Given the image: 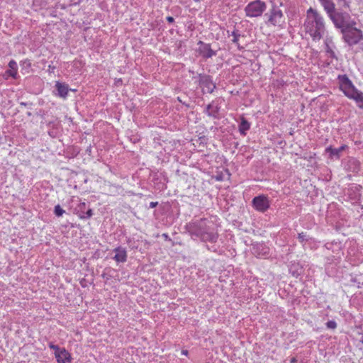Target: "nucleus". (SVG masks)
<instances>
[{
    "label": "nucleus",
    "mask_w": 363,
    "mask_h": 363,
    "mask_svg": "<svg viewBox=\"0 0 363 363\" xmlns=\"http://www.w3.org/2000/svg\"><path fill=\"white\" fill-rule=\"evenodd\" d=\"M334 45L331 40L327 39L325 42V50L327 54V55L329 57L334 58L335 57V52L333 51Z\"/></svg>",
    "instance_id": "obj_17"
},
{
    "label": "nucleus",
    "mask_w": 363,
    "mask_h": 363,
    "mask_svg": "<svg viewBox=\"0 0 363 363\" xmlns=\"http://www.w3.org/2000/svg\"><path fill=\"white\" fill-rule=\"evenodd\" d=\"M199 85L203 93H212L216 88L215 84L208 76H202L200 77Z\"/></svg>",
    "instance_id": "obj_8"
},
{
    "label": "nucleus",
    "mask_w": 363,
    "mask_h": 363,
    "mask_svg": "<svg viewBox=\"0 0 363 363\" xmlns=\"http://www.w3.org/2000/svg\"><path fill=\"white\" fill-rule=\"evenodd\" d=\"M195 2H199L200 0H194Z\"/></svg>",
    "instance_id": "obj_34"
},
{
    "label": "nucleus",
    "mask_w": 363,
    "mask_h": 363,
    "mask_svg": "<svg viewBox=\"0 0 363 363\" xmlns=\"http://www.w3.org/2000/svg\"><path fill=\"white\" fill-rule=\"evenodd\" d=\"M9 69L6 71V74L11 77L13 79H17L18 77V65L15 60H11L9 62Z\"/></svg>",
    "instance_id": "obj_16"
},
{
    "label": "nucleus",
    "mask_w": 363,
    "mask_h": 363,
    "mask_svg": "<svg viewBox=\"0 0 363 363\" xmlns=\"http://www.w3.org/2000/svg\"><path fill=\"white\" fill-rule=\"evenodd\" d=\"M49 347L55 351V353H57L62 347H60L57 345H54L52 342L49 343Z\"/></svg>",
    "instance_id": "obj_25"
},
{
    "label": "nucleus",
    "mask_w": 363,
    "mask_h": 363,
    "mask_svg": "<svg viewBox=\"0 0 363 363\" xmlns=\"http://www.w3.org/2000/svg\"><path fill=\"white\" fill-rule=\"evenodd\" d=\"M267 5L261 0H255L249 3L245 8L247 16L253 18L260 16L265 11Z\"/></svg>",
    "instance_id": "obj_4"
},
{
    "label": "nucleus",
    "mask_w": 363,
    "mask_h": 363,
    "mask_svg": "<svg viewBox=\"0 0 363 363\" xmlns=\"http://www.w3.org/2000/svg\"><path fill=\"white\" fill-rule=\"evenodd\" d=\"M326 326H327V328H329V329H333V330H334V329H335V328H336V327H337V323H336V322H335V321H334V320H329V321H328V322H327V323H326Z\"/></svg>",
    "instance_id": "obj_23"
},
{
    "label": "nucleus",
    "mask_w": 363,
    "mask_h": 363,
    "mask_svg": "<svg viewBox=\"0 0 363 363\" xmlns=\"http://www.w3.org/2000/svg\"><path fill=\"white\" fill-rule=\"evenodd\" d=\"M268 22L273 26L281 28L284 23L282 11L278 8H272L269 13Z\"/></svg>",
    "instance_id": "obj_6"
},
{
    "label": "nucleus",
    "mask_w": 363,
    "mask_h": 363,
    "mask_svg": "<svg viewBox=\"0 0 363 363\" xmlns=\"http://www.w3.org/2000/svg\"><path fill=\"white\" fill-rule=\"evenodd\" d=\"M345 169L351 172H358L360 170V162L356 158L350 157L347 160Z\"/></svg>",
    "instance_id": "obj_12"
},
{
    "label": "nucleus",
    "mask_w": 363,
    "mask_h": 363,
    "mask_svg": "<svg viewBox=\"0 0 363 363\" xmlns=\"http://www.w3.org/2000/svg\"><path fill=\"white\" fill-rule=\"evenodd\" d=\"M360 342H361L362 343H363V335H362V339H361Z\"/></svg>",
    "instance_id": "obj_33"
},
{
    "label": "nucleus",
    "mask_w": 363,
    "mask_h": 363,
    "mask_svg": "<svg viewBox=\"0 0 363 363\" xmlns=\"http://www.w3.org/2000/svg\"><path fill=\"white\" fill-rule=\"evenodd\" d=\"M57 363H69L72 362L70 353L64 347H62L57 353H54Z\"/></svg>",
    "instance_id": "obj_10"
},
{
    "label": "nucleus",
    "mask_w": 363,
    "mask_h": 363,
    "mask_svg": "<svg viewBox=\"0 0 363 363\" xmlns=\"http://www.w3.org/2000/svg\"><path fill=\"white\" fill-rule=\"evenodd\" d=\"M166 19L170 23H173L174 21V18L172 16H167L166 18Z\"/></svg>",
    "instance_id": "obj_29"
},
{
    "label": "nucleus",
    "mask_w": 363,
    "mask_h": 363,
    "mask_svg": "<svg viewBox=\"0 0 363 363\" xmlns=\"http://www.w3.org/2000/svg\"><path fill=\"white\" fill-rule=\"evenodd\" d=\"M219 108L216 106H213L212 104H210L206 107V114L209 116L216 117L218 113Z\"/></svg>",
    "instance_id": "obj_20"
},
{
    "label": "nucleus",
    "mask_w": 363,
    "mask_h": 363,
    "mask_svg": "<svg viewBox=\"0 0 363 363\" xmlns=\"http://www.w3.org/2000/svg\"><path fill=\"white\" fill-rule=\"evenodd\" d=\"M298 239L301 242H303L305 240H307V236L305 233H301L298 234Z\"/></svg>",
    "instance_id": "obj_26"
},
{
    "label": "nucleus",
    "mask_w": 363,
    "mask_h": 363,
    "mask_svg": "<svg viewBox=\"0 0 363 363\" xmlns=\"http://www.w3.org/2000/svg\"><path fill=\"white\" fill-rule=\"evenodd\" d=\"M233 42L237 43L238 41V38H239L240 35L235 31L233 32Z\"/></svg>",
    "instance_id": "obj_27"
},
{
    "label": "nucleus",
    "mask_w": 363,
    "mask_h": 363,
    "mask_svg": "<svg viewBox=\"0 0 363 363\" xmlns=\"http://www.w3.org/2000/svg\"><path fill=\"white\" fill-rule=\"evenodd\" d=\"M85 206H86V203L84 202H82V203H81L79 204V207L80 208H85Z\"/></svg>",
    "instance_id": "obj_31"
},
{
    "label": "nucleus",
    "mask_w": 363,
    "mask_h": 363,
    "mask_svg": "<svg viewBox=\"0 0 363 363\" xmlns=\"http://www.w3.org/2000/svg\"><path fill=\"white\" fill-rule=\"evenodd\" d=\"M323 6L324 9L329 15L330 18H332L333 15L336 14L337 12L335 11V4L331 0H319Z\"/></svg>",
    "instance_id": "obj_15"
},
{
    "label": "nucleus",
    "mask_w": 363,
    "mask_h": 363,
    "mask_svg": "<svg viewBox=\"0 0 363 363\" xmlns=\"http://www.w3.org/2000/svg\"><path fill=\"white\" fill-rule=\"evenodd\" d=\"M218 238V234L216 233H208L205 232L201 234V239L203 241H208L215 242Z\"/></svg>",
    "instance_id": "obj_18"
},
{
    "label": "nucleus",
    "mask_w": 363,
    "mask_h": 363,
    "mask_svg": "<svg viewBox=\"0 0 363 363\" xmlns=\"http://www.w3.org/2000/svg\"><path fill=\"white\" fill-rule=\"evenodd\" d=\"M252 206L257 211L264 213L267 211L270 206L269 198L265 195H259L252 199Z\"/></svg>",
    "instance_id": "obj_7"
},
{
    "label": "nucleus",
    "mask_w": 363,
    "mask_h": 363,
    "mask_svg": "<svg viewBox=\"0 0 363 363\" xmlns=\"http://www.w3.org/2000/svg\"><path fill=\"white\" fill-rule=\"evenodd\" d=\"M250 128V123L243 117L241 118V122L239 125V130L242 135H245L246 131Z\"/></svg>",
    "instance_id": "obj_19"
},
{
    "label": "nucleus",
    "mask_w": 363,
    "mask_h": 363,
    "mask_svg": "<svg viewBox=\"0 0 363 363\" xmlns=\"http://www.w3.org/2000/svg\"><path fill=\"white\" fill-rule=\"evenodd\" d=\"M93 215V211L91 208H89L86 212V216H79V218L81 219H85V218H89L92 216Z\"/></svg>",
    "instance_id": "obj_24"
},
{
    "label": "nucleus",
    "mask_w": 363,
    "mask_h": 363,
    "mask_svg": "<svg viewBox=\"0 0 363 363\" xmlns=\"http://www.w3.org/2000/svg\"><path fill=\"white\" fill-rule=\"evenodd\" d=\"M296 361H297V360H296V358H294V357H293L292 359H291L290 362H291V363H296Z\"/></svg>",
    "instance_id": "obj_32"
},
{
    "label": "nucleus",
    "mask_w": 363,
    "mask_h": 363,
    "mask_svg": "<svg viewBox=\"0 0 363 363\" xmlns=\"http://www.w3.org/2000/svg\"><path fill=\"white\" fill-rule=\"evenodd\" d=\"M157 205H158V202L152 201L150 203V208H153L156 207Z\"/></svg>",
    "instance_id": "obj_28"
},
{
    "label": "nucleus",
    "mask_w": 363,
    "mask_h": 363,
    "mask_svg": "<svg viewBox=\"0 0 363 363\" xmlns=\"http://www.w3.org/2000/svg\"><path fill=\"white\" fill-rule=\"evenodd\" d=\"M55 87L57 91L58 96L64 99H67L69 93L68 84L57 81L55 82Z\"/></svg>",
    "instance_id": "obj_13"
},
{
    "label": "nucleus",
    "mask_w": 363,
    "mask_h": 363,
    "mask_svg": "<svg viewBox=\"0 0 363 363\" xmlns=\"http://www.w3.org/2000/svg\"><path fill=\"white\" fill-rule=\"evenodd\" d=\"M341 33L344 41L350 46L357 45L361 40H363V33L357 28V26H352L342 31Z\"/></svg>",
    "instance_id": "obj_3"
},
{
    "label": "nucleus",
    "mask_w": 363,
    "mask_h": 363,
    "mask_svg": "<svg viewBox=\"0 0 363 363\" xmlns=\"http://www.w3.org/2000/svg\"><path fill=\"white\" fill-rule=\"evenodd\" d=\"M337 4L342 9L349 8V2L346 0H337Z\"/></svg>",
    "instance_id": "obj_22"
},
{
    "label": "nucleus",
    "mask_w": 363,
    "mask_h": 363,
    "mask_svg": "<svg viewBox=\"0 0 363 363\" xmlns=\"http://www.w3.org/2000/svg\"><path fill=\"white\" fill-rule=\"evenodd\" d=\"M306 30L311 36L318 35V15L313 9L310 8L307 11V18L305 22Z\"/></svg>",
    "instance_id": "obj_5"
},
{
    "label": "nucleus",
    "mask_w": 363,
    "mask_h": 363,
    "mask_svg": "<svg viewBox=\"0 0 363 363\" xmlns=\"http://www.w3.org/2000/svg\"><path fill=\"white\" fill-rule=\"evenodd\" d=\"M198 45H199L198 52L204 58H210L216 55V52L211 49L210 44L199 41Z\"/></svg>",
    "instance_id": "obj_9"
},
{
    "label": "nucleus",
    "mask_w": 363,
    "mask_h": 363,
    "mask_svg": "<svg viewBox=\"0 0 363 363\" xmlns=\"http://www.w3.org/2000/svg\"><path fill=\"white\" fill-rule=\"evenodd\" d=\"M114 252L116 254L113 259L116 262L123 263L126 262L128 256L125 249L121 247H118L114 250Z\"/></svg>",
    "instance_id": "obj_14"
},
{
    "label": "nucleus",
    "mask_w": 363,
    "mask_h": 363,
    "mask_svg": "<svg viewBox=\"0 0 363 363\" xmlns=\"http://www.w3.org/2000/svg\"><path fill=\"white\" fill-rule=\"evenodd\" d=\"M340 89L345 96L355 101L360 108H363V93L358 91L346 75L339 76Z\"/></svg>",
    "instance_id": "obj_1"
},
{
    "label": "nucleus",
    "mask_w": 363,
    "mask_h": 363,
    "mask_svg": "<svg viewBox=\"0 0 363 363\" xmlns=\"http://www.w3.org/2000/svg\"><path fill=\"white\" fill-rule=\"evenodd\" d=\"M182 354L183 355L188 356V354H189V352H188V350H182Z\"/></svg>",
    "instance_id": "obj_30"
},
{
    "label": "nucleus",
    "mask_w": 363,
    "mask_h": 363,
    "mask_svg": "<svg viewBox=\"0 0 363 363\" xmlns=\"http://www.w3.org/2000/svg\"><path fill=\"white\" fill-rule=\"evenodd\" d=\"M54 213L57 216L60 217L64 214L65 211L61 208L60 205H57L55 206Z\"/></svg>",
    "instance_id": "obj_21"
},
{
    "label": "nucleus",
    "mask_w": 363,
    "mask_h": 363,
    "mask_svg": "<svg viewBox=\"0 0 363 363\" xmlns=\"http://www.w3.org/2000/svg\"><path fill=\"white\" fill-rule=\"evenodd\" d=\"M336 28H340L341 32L352 26H357V23L354 18L345 11L337 12L331 18Z\"/></svg>",
    "instance_id": "obj_2"
},
{
    "label": "nucleus",
    "mask_w": 363,
    "mask_h": 363,
    "mask_svg": "<svg viewBox=\"0 0 363 363\" xmlns=\"http://www.w3.org/2000/svg\"><path fill=\"white\" fill-rule=\"evenodd\" d=\"M347 148V145H344L338 148H332L328 147L325 149V155H328L331 160H338L340 157V153Z\"/></svg>",
    "instance_id": "obj_11"
}]
</instances>
